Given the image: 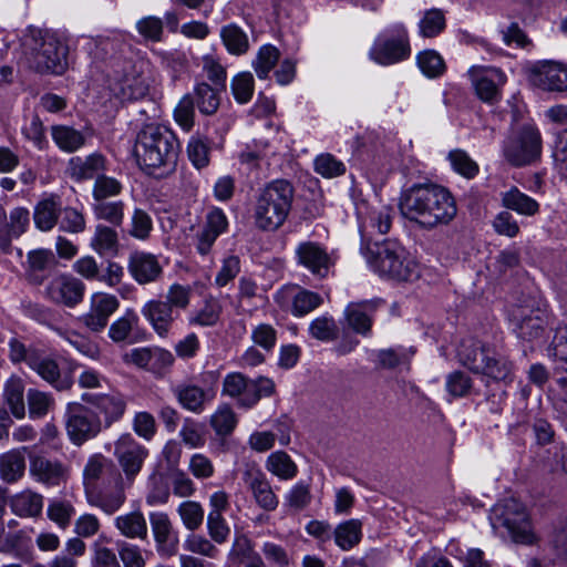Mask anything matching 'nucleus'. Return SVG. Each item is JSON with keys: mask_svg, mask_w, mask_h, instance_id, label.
Here are the masks:
<instances>
[{"mask_svg": "<svg viewBox=\"0 0 567 567\" xmlns=\"http://www.w3.org/2000/svg\"><path fill=\"white\" fill-rule=\"evenodd\" d=\"M105 171L106 159L99 153H93L86 157H72L68 164V172L71 178L75 181L96 179Z\"/></svg>", "mask_w": 567, "mask_h": 567, "instance_id": "nucleus-24", "label": "nucleus"}, {"mask_svg": "<svg viewBox=\"0 0 567 567\" xmlns=\"http://www.w3.org/2000/svg\"><path fill=\"white\" fill-rule=\"evenodd\" d=\"M114 456L120 467V477L133 485L148 456V450L126 433L115 441Z\"/></svg>", "mask_w": 567, "mask_h": 567, "instance_id": "nucleus-9", "label": "nucleus"}, {"mask_svg": "<svg viewBox=\"0 0 567 567\" xmlns=\"http://www.w3.org/2000/svg\"><path fill=\"white\" fill-rule=\"evenodd\" d=\"M183 525L190 532L197 530L204 523L205 512L200 503L184 501L177 507Z\"/></svg>", "mask_w": 567, "mask_h": 567, "instance_id": "nucleus-44", "label": "nucleus"}, {"mask_svg": "<svg viewBox=\"0 0 567 567\" xmlns=\"http://www.w3.org/2000/svg\"><path fill=\"white\" fill-rule=\"evenodd\" d=\"M282 293H285L287 298H291L292 315L297 317L308 315L310 311L318 308L322 302V298L318 293L309 290L287 288L282 290Z\"/></svg>", "mask_w": 567, "mask_h": 567, "instance_id": "nucleus-35", "label": "nucleus"}, {"mask_svg": "<svg viewBox=\"0 0 567 567\" xmlns=\"http://www.w3.org/2000/svg\"><path fill=\"white\" fill-rule=\"evenodd\" d=\"M117 551L124 567L146 566V559L137 545L121 542L117 544Z\"/></svg>", "mask_w": 567, "mask_h": 567, "instance_id": "nucleus-64", "label": "nucleus"}, {"mask_svg": "<svg viewBox=\"0 0 567 567\" xmlns=\"http://www.w3.org/2000/svg\"><path fill=\"white\" fill-rule=\"evenodd\" d=\"M529 81L544 91L563 92L567 90V65L544 60L534 63L528 70Z\"/></svg>", "mask_w": 567, "mask_h": 567, "instance_id": "nucleus-14", "label": "nucleus"}, {"mask_svg": "<svg viewBox=\"0 0 567 567\" xmlns=\"http://www.w3.org/2000/svg\"><path fill=\"white\" fill-rule=\"evenodd\" d=\"M61 203L56 197L40 200L33 212V221L41 231H50L59 221Z\"/></svg>", "mask_w": 567, "mask_h": 567, "instance_id": "nucleus-29", "label": "nucleus"}, {"mask_svg": "<svg viewBox=\"0 0 567 567\" xmlns=\"http://www.w3.org/2000/svg\"><path fill=\"white\" fill-rule=\"evenodd\" d=\"M148 93L147 80L142 75H125L121 84V94L124 100L138 101Z\"/></svg>", "mask_w": 567, "mask_h": 567, "instance_id": "nucleus-56", "label": "nucleus"}, {"mask_svg": "<svg viewBox=\"0 0 567 567\" xmlns=\"http://www.w3.org/2000/svg\"><path fill=\"white\" fill-rule=\"evenodd\" d=\"M112 465L103 454L95 453L87 458L83 468V484L85 493L95 488L107 465Z\"/></svg>", "mask_w": 567, "mask_h": 567, "instance_id": "nucleus-41", "label": "nucleus"}, {"mask_svg": "<svg viewBox=\"0 0 567 567\" xmlns=\"http://www.w3.org/2000/svg\"><path fill=\"white\" fill-rule=\"evenodd\" d=\"M492 350L488 346L480 340L470 338L464 339L458 348L457 355L460 362L468 368L472 372L477 373L482 369L484 360H487V354Z\"/></svg>", "mask_w": 567, "mask_h": 567, "instance_id": "nucleus-25", "label": "nucleus"}, {"mask_svg": "<svg viewBox=\"0 0 567 567\" xmlns=\"http://www.w3.org/2000/svg\"><path fill=\"white\" fill-rule=\"evenodd\" d=\"M293 199V187L285 179L268 183L255 206V224L262 230H276L286 221Z\"/></svg>", "mask_w": 567, "mask_h": 567, "instance_id": "nucleus-5", "label": "nucleus"}, {"mask_svg": "<svg viewBox=\"0 0 567 567\" xmlns=\"http://www.w3.org/2000/svg\"><path fill=\"white\" fill-rule=\"evenodd\" d=\"M210 425L219 436L229 435L237 425V416L228 404H221L210 416Z\"/></svg>", "mask_w": 567, "mask_h": 567, "instance_id": "nucleus-47", "label": "nucleus"}, {"mask_svg": "<svg viewBox=\"0 0 567 567\" xmlns=\"http://www.w3.org/2000/svg\"><path fill=\"white\" fill-rule=\"evenodd\" d=\"M131 486V484L123 482L116 468H112L100 489L95 487L85 494L90 505L100 508L107 515H112L125 503V492Z\"/></svg>", "mask_w": 567, "mask_h": 567, "instance_id": "nucleus-11", "label": "nucleus"}, {"mask_svg": "<svg viewBox=\"0 0 567 567\" xmlns=\"http://www.w3.org/2000/svg\"><path fill=\"white\" fill-rule=\"evenodd\" d=\"M411 55L409 33L401 22L385 28L369 50V58L377 64L388 66L405 61Z\"/></svg>", "mask_w": 567, "mask_h": 567, "instance_id": "nucleus-7", "label": "nucleus"}, {"mask_svg": "<svg viewBox=\"0 0 567 567\" xmlns=\"http://www.w3.org/2000/svg\"><path fill=\"white\" fill-rule=\"evenodd\" d=\"M231 91L238 103H247L254 93V78L250 72H241L231 80Z\"/></svg>", "mask_w": 567, "mask_h": 567, "instance_id": "nucleus-63", "label": "nucleus"}, {"mask_svg": "<svg viewBox=\"0 0 567 567\" xmlns=\"http://www.w3.org/2000/svg\"><path fill=\"white\" fill-rule=\"evenodd\" d=\"M29 367L59 391L69 390L73 384L69 375L61 374L55 360L43 354L41 351H38L35 355L29 358Z\"/></svg>", "mask_w": 567, "mask_h": 567, "instance_id": "nucleus-22", "label": "nucleus"}, {"mask_svg": "<svg viewBox=\"0 0 567 567\" xmlns=\"http://www.w3.org/2000/svg\"><path fill=\"white\" fill-rule=\"evenodd\" d=\"M51 136L55 145L65 153L76 152L86 141L83 132L68 125H53Z\"/></svg>", "mask_w": 567, "mask_h": 567, "instance_id": "nucleus-32", "label": "nucleus"}, {"mask_svg": "<svg viewBox=\"0 0 567 567\" xmlns=\"http://www.w3.org/2000/svg\"><path fill=\"white\" fill-rule=\"evenodd\" d=\"M189 161L196 168L206 167L209 163V146L206 140L198 135L190 137L187 145Z\"/></svg>", "mask_w": 567, "mask_h": 567, "instance_id": "nucleus-61", "label": "nucleus"}, {"mask_svg": "<svg viewBox=\"0 0 567 567\" xmlns=\"http://www.w3.org/2000/svg\"><path fill=\"white\" fill-rule=\"evenodd\" d=\"M361 251L373 272L394 281H412L420 275L417 262L396 240L368 243Z\"/></svg>", "mask_w": 567, "mask_h": 567, "instance_id": "nucleus-3", "label": "nucleus"}, {"mask_svg": "<svg viewBox=\"0 0 567 567\" xmlns=\"http://www.w3.org/2000/svg\"><path fill=\"white\" fill-rule=\"evenodd\" d=\"M118 299L106 292H95L91 297V319H106L118 308Z\"/></svg>", "mask_w": 567, "mask_h": 567, "instance_id": "nucleus-51", "label": "nucleus"}, {"mask_svg": "<svg viewBox=\"0 0 567 567\" xmlns=\"http://www.w3.org/2000/svg\"><path fill=\"white\" fill-rule=\"evenodd\" d=\"M502 204L505 208L516 212L523 216H534L539 212V204L536 199L520 192L513 186L502 193Z\"/></svg>", "mask_w": 567, "mask_h": 567, "instance_id": "nucleus-31", "label": "nucleus"}, {"mask_svg": "<svg viewBox=\"0 0 567 567\" xmlns=\"http://www.w3.org/2000/svg\"><path fill=\"white\" fill-rule=\"evenodd\" d=\"M445 28V18L441 10H427L419 22V32L424 38H433L440 34Z\"/></svg>", "mask_w": 567, "mask_h": 567, "instance_id": "nucleus-57", "label": "nucleus"}, {"mask_svg": "<svg viewBox=\"0 0 567 567\" xmlns=\"http://www.w3.org/2000/svg\"><path fill=\"white\" fill-rule=\"evenodd\" d=\"M468 76L480 100L489 104L501 100V89L507 81V76L501 69L474 65L470 68Z\"/></svg>", "mask_w": 567, "mask_h": 567, "instance_id": "nucleus-13", "label": "nucleus"}, {"mask_svg": "<svg viewBox=\"0 0 567 567\" xmlns=\"http://www.w3.org/2000/svg\"><path fill=\"white\" fill-rule=\"evenodd\" d=\"M489 520L493 529L516 544L532 545L536 542L529 514L516 498H505L494 505Z\"/></svg>", "mask_w": 567, "mask_h": 567, "instance_id": "nucleus-6", "label": "nucleus"}, {"mask_svg": "<svg viewBox=\"0 0 567 567\" xmlns=\"http://www.w3.org/2000/svg\"><path fill=\"white\" fill-rule=\"evenodd\" d=\"M68 44L52 30L29 28L23 35V59L40 74L62 75L68 69Z\"/></svg>", "mask_w": 567, "mask_h": 567, "instance_id": "nucleus-2", "label": "nucleus"}, {"mask_svg": "<svg viewBox=\"0 0 567 567\" xmlns=\"http://www.w3.org/2000/svg\"><path fill=\"white\" fill-rule=\"evenodd\" d=\"M280 58L279 50L271 45H262L252 62L254 70L259 79H267Z\"/></svg>", "mask_w": 567, "mask_h": 567, "instance_id": "nucleus-46", "label": "nucleus"}, {"mask_svg": "<svg viewBox=\"0 0 567 567\" xmlns=\"http://www.w3.org/2000/svg\"><path fill=\"white\" fill-rule=\"evenodd\" d=\"M220 39L226 50L233 55L245 54L249 49L247 33L235 23H229L220 29Z\"/></svg>", "mask_w": 567, "mask_h": 567, "instance_id": "nucleus-37", "label": "nucleus"}, {"mask_svg": "<svg viewBox=\"0 0 567 567\" xmlns=\"http://www.w3.org/2000/svg\"><path fill=\"white\" fill-rule=\"evenodd\" d=\"M399 208L405 218L424 228L447 225L457 213L452 194L445 187L435 184L410 187L402 193Z\"/></svg>", "mask_w": 567, "mask_h": 567, "instance_id": "nucleus-1", "label": "nucleus"}, {"mask_svg": "<svg viewBox=\"0 0 567 567\" xmlns=\"http://www.w3.org/2000/svg\"><path fill=\"white\" fill-rule=\"evenodd\" d=\"M29 415L31 419L45 416L54 406V399L50 393L30 389L27 393Z\"/></svg>", "mask_w": 567, "mask_h": 567, "instance_id": "nucleus-48", "label": "nucleus"}, {"mask_svg": "<svg viewBox=\"0 0 567 567\" xmlns=\"http://www.w3.org/2000/svg\"><path fill=\"white\" fill-rule=\"evenodd\" d=\"M276 392L275 382L267 377L250 380V391L238 401L240 406L252 408L261 398L271 396Z\"/></svg>", "mask_w": 567, "mask_h": 567, "instance_id": "nucleus-40", "label": "nucleus"}, {"mask_svg": "<svg viewBox=\"0 0 567 567\" xmlns=\"http://www.w3.org/2000/svg\"><path fill=\"white\" fill-rule=\"evenodd\" d=\"M91 247L100 255H115L118 248L116 230L105 225H97L91 240Z\"/></svg>", "mask_w": 567, "mask_h": 567, "instance_id": "nucleus-39", "label": "nucleus"}, {"mask_svg": "<svg viewBox=\"0 0 567 567\" xmlns=\"http://www.w3.org/2000/svg\"><path fill=\"white\" fill-rule=\"evenodd\" d=\"M449 159L453 169L466 178H473L478 173V165L466 152L462 150L451 151Z\"/></svg>", "mask_w": 567, "mask_h": 567, "instance_id": "nucleus-62", "label": "nucleus"}, {"mask_svg": "<svg viewBox=\"0 0 567 567\" xmlns=\"http://www.w3.org/2000/svg\"><path fill=\"white\" fill-rule=\"evenodd\" d=\"M184 549L195 555L204 556L210 559L217 558L219 549L212 538L192 532L184 540Z\"/></svg>", "mask_w": 567, "mask_h": 567, "instance_id": "nucleus-45", "label": "nucleus"}, {"mask_svg": "<svg viewBox=\"0 0 567 567\" xmlns=\"http://www.w3.org/2000/svg\"><path fill=\"white\" fill-rule=\"evenodd\" d=\"M31 476L48 486H58L68 477V467L58 460H50L41 455L30 457Z\"/></svg>", "mask_w": 567, "mask_h": 567, "instance_id": "nucleus-20", "label": "nucleus"}, {"mask_svg": "<svg viewBox=\"0 0 567 567\" xmlns=\"http://www.w3.org/2000/svg\"><path fill=\"white\" fill-rule=\"evenodd\" d=\"M332 537L340 549H352L362 538L361 520L352 518L340 523L333 528Z\"/></svg>", "mask_w": 567, "mask_h": 567, "instance_id": "nucleus-34", "label": "nucleus"}, {"mask_svg": "<svg viewBox=\"0 0 567 567\" xmlns=\"http://www.w3.org/2000/svg\"><path fill=\"white\" fill-rule=\"evenodd\" d=\"M123 190V185L114 177L101 174L94 181L92 187V197L94 200L110 199L120 195Z\"/></svg>", "mask_w": 567, "mask_h": 567, "instance_id": "nucleus-54", "label": "nucleus"}, {"mask_svg": "<svg viewBox=\"0 0 567 567\" xmlns=\"http://www.w3.org/2000/svg\"><path fill=\"white\" fill-rule=\"evenodd\" d=\"M69 440L76 446L96 437L102 431L99 414L81 403H69L64 415Z\"/></svg>", "mask_w": 567, "mask_h": 567, "instance_id": "nucleus-8", "label": "nucleus"}, {"mask_svg": "<svg viewBox=\"0 0 567 567\" xmlns=\"http://www.w3.org/2000/svg\"><path fill=\"white\" fill-rule=\"evenodd\" d=\"M47 514L50 520L65 529L75 514V508L68 501H52L48 506Z\"/></svg>", "mask_w": 567, "mask_h": 567, "instance_id": "nucleus-59", "label": "nucleus"}, {"mask_svg": "<svg viewBox=\"0 0 567 567\" xmlns=\"http://www.w3.org/2000/svg\"><path fill=\"white\" fill-rule=\"evenodd\" d=\"M22 450H11L0 455V477L3 482L12 484L18 482L25 471V458Z\"/></svg>", "mask_w": 567, "mask_h": 567, "instance_id": "nucleus-28", "label": "nucleus"}, {"mask_svg": "<svg viewBox=\"0 0 567 567\" xmlns=\"http://www.w3.org/2000/svg\"><path fill=\"white\" fill-rule=\"evenodd\" d=\"M540 148L542 137L538 128L527 125L505 142L503 153L512 165L524 166L539 155Z\"/></svg>", "mask_w": 567, "mask_h": 567, "instance_id": "nucleus-12", "label": "nucleus"}, {"mask_svg": "<svg viewBox=\"0 0 567 567\" xmlns=\"http://www.w3.org/2000/svg\"><path fill=\"white\" fill-rule=\"evenodd\" d=\"M134 152L138 162L148 169V174H154V169L174 168L178 143L169 128L147 124L137 133Z\"/></svg>", "mask_w": 567, "mask_h": 567, "instance_id": "nucleus-4", "label": "nucleus"}, {"mask_svg": "<svg viewBox=\"0 0 567 567\" xmlns=\"http://www.w3.org/2000/svg\"><path fill=\"white\" fill-rule=\"evenodd\" d=\"M393 215V208L381 203L361 202L357 205L361 248H364L368 243H372L374 235H384L390 230Z\"/></svg>", "mask_w": 567, "mask_h": 567, "instance_id": "nucleus-10", "label": "nucleus"}, {"mask_svg": "<svg viewBox=\"0 0 567 567\" xmlns=\"http://www.w3.org/2000/svg\"><path fill=\"white\" fill-rule=\"evenodd\" d=\"M125 204L122 200H94L92 210L94 217L113 226H121L124 220Z\"/></svg>", "mask_w": 567, "mask_h": 567, "instance_id": "nucleus-38", "label": "nucleus"}, {"mask_svg": "<svg viewBox=\"0 0 567 567\" xmlns=\"http://www.w3.org/2000/svg\"><path fill=\"white\" fill-rule=\"evenodd\" d=\"M10 508L20 517H38L43 509V496L31 489H24L11 497Z\"/></svg>", "mask_w": 567, "mask_h": 567, "instance_id": "nucleus-27", "label": "nucleus"}, {"mask_svg": "<svg viewBox=\"0 0 567 567\" xmlns=\"http://www.w3.org/2000/svg\"><path fill=\"white\" fill-rule=\"evenodd\" d=\"M59 228L69 234H80L85 229L84 215L74 207L60 208Z\"/></svg>", "mask_w": 567, "mask_h": 567, "instance_id": "nucleus-55", "label": "nucleus"}, {"mask_svg": "<svg viewBox=\"0 0 567 567\" xmlns=\"http://www.w3.org/2000/svg\"><path fill=\"white\" fill-rule=\"evenodd\" d=\"M416 62L422 73L429 78L441 75L445 69L442 56L433 50L420 52L416 55Z\"/></svg>", "mask_w": 567, "mask_h": 567, "instance_id": "nucleus-58", "label": "nucleus"}, {"mask_svg": "<svg viewBox=\"0 0 567 567\" xmlns=\"http://www.w3.org/2000/svg\"><path fill=\"white\" fill-rule=\"evenodd\" d=\"M297 262L312 275L324 278L332 266V260L327 250L318 243L302 241L295 250Z\"/></svg>", "mask_w": 567, "mask_h": 567, "instance_id": "nucleus-16", "label": "nucleus"}, {"mask_svg": "<svg viewBox=\"0 0 567 567\" xmlns=\"http://www.w3.org/2000/svg\"><path fill=\"white\" fill-rule=\"evenodd\" d=\"M128 271L138 284L145 285L156 281L163 270L156 256L137 251L132 254L128 259Z\"/></svg>", "mask_w": 567, "mask_h": 567, "instance_id": "nucleus-23", "label": "nucleus"}, {"mask_svg": "<svg viewBox=\"0 0 567 567\" xmlns=\"http://www.w3.org/2000/svg\"><path fill=\"white\" fill-rule=\"evenodd\" d=\"M23 393L24 383L21 378L13 375L6 382L3 398L11 413L17 419H22L25 415Z\"/></svg>", "mask_w": 567, "mask_h": 567, "instance_id": "nucleus-36", "label": "nucleus"}, {"mask_svg": "<svg viewBox=\"0 0 567 567\" xmlns=\"http://www.w3.org/2000/svg\"><path fill=\"white\" fill-rule=\"evenodd\" d=\"M114 524L121 535L126 538L144 539L147 536L146 519L140 511L117 516Z\"/></svg>", "mask_w": 567, "mask_h": 567, "instance_id": "nucleus-33", "label": "nucleus"}, {"mask_svg": "<svg viewBox=\"0 0 567 567\" xmlns=\"http://www.w3.org/2000/svg\"><path fill=\"white\" fill-rule=\"evenodd\" d=\"M55 265L54 254L50 249L38 248L27 254L23 264L27 281L34 286H41L50 275Z\"/></svg>", "mask_w": 567, "mask_h": 567, "instance_id": "nucleus-19", "label": "nucleus"}, {"mask_svg": "<svg viewBox=\"0 0 567 567\" xmlns=\"http://www.w3.org/2000/svg\"><path fill=\"white\" fill-rule=\"evenodd\" d=\"M156 551L162 558L174 557L178 551V539L173 534V525L167 514L152 513L150 515Z\"/></svg>", "mask_w": 567, "mask_h": 567, "instance_id": "nucleus-17", "label": "nucleus"}, {"mask_svg": "<svg viewBox=\"0 0 567 567\" xmlns=\"http://www.w3.org/2000/svg\"><path fill=\"white\" fill-rule=\"evenodd\" d=\"M109 336L114 342L135 343L144 338V332L132 321H113L109 328Z\"/></svg>", "mask_w": 567, "mask_h": 567, "instance_id": "nucleus-53", "label": "nucleus"}, {"mask_svg": "<svg viewBox=\"0 0 567 567\" xmlns=\"http://www.w3.org/2000/svg\"><path fill=\"white\" fill-rule=\"evenodd\" d=\"M556 369L567 372V323H560L555 328V334L549 347Z\"/></svg>", "mask_w": 567, "mask_h": 567, "instance_id": "nucleus-43", "label": "nucleus"}, {"mask_svg": "<svg viewBox=\"0 0 567 567\" xmlns=\"http://www.w3.org/2000/svg\"><path fill=\"white\" fill-rule=\"evenodd\" d=\"M84 291V284L68 274L55 276L45 287V295L50 300L68 307L79 303L83 299Z\"/></svg>", "mask_w": 567, "mask_h": 567, "instance_id": "nucleus-15", "label": "nucleus"}, {"mask_svg": "<svg viewBox=\"0 0 567 567\" xmlns=\"http://www.w3.org/2000/svg\"><path fill=\"white\" fill-rule=\"evenodd\" d=\"M153 230L151 215L142 208H135L131 217L128 234L140 240H146Z\"/></svg>", "mask_w": 567, "mask_h": 567, "instance_id": "nucleus-60", "label": "nucleus"}, {"mask_svg": "<svg viewBox=\"0 0 567 567\" xmlns=\"http://www.w3.org/2000/svg\"><path fill=\"white\" fill-rule=\"evenodd\" d=\"M177 402L187 411L202 413L208 401L207 392L199 385L183 382L172 389Z\"/></svg>", "mask_w": 567, "mask_h": 567, "instance_id": "nucleus-26", "label": "nucleus"}, {"mask_svg": "<svg viewBox=\"0 0 567 567\" xmlns=\"http://www.w3.org/2000/svg\"><path fill=\"white\" fill-rule=\"evenodd\" d=\"M267 470L281 480H290L297 474V465L290 456L282 451L271 453L266 462Z\"/></svg>", "mask_w": 567, "mask_h": 567, "instance_id": "nucleus-42", "label": "nucleus"}, {"mask_svg": "<svg viewBox=\"0 0 567 567\" xmlns=\"http://www.w3.org/2000/svg\"><path fill=\"white\" fill-rule=\"evenodd\" d=\"M385 307L382 299L350 302L344 309V319H371L378 315L379 309Z\"/></svg>", "mask_w": 567, "mask_h": 567, "instance_id": "nucleus-50", "label": "nucleus"}, {"mask_svg": "<svg viewBox=\"0 0 567 567\" xmlns=\"http://www.w3.org/2000/svg\"><path fill=\"white\" fill-rule=\"evenodd\" d=\"M385 307L382 299L350 302L344 309V319H371L378 315L379 309Z\"/></svg>", "mask_w": 567, "mask_h": 567, "instance_id": "nucleus-49", "label": "nucleus"}, {"mask_svg": "<svg viewBox=\"0 0 567 567\" xmlns=\"http://www.w3.org/2000/svg\"><path fill=\"white\" fill-rule=\"evenodd\" d=\"M83 400L103 415L105 427L118 421L126 410V402L120 393L84 394Z\"/></svg>", "mask_w": 567, "mask_h": 567, "instance_id": "nucleus-21", "label": "nucleus"}, {"mask_svg": "<svg viewBox=\"0 0 567 567\" xmlns=\"http://www.w3.org/2000/svg\"><path fill=\"white\" fill-rule=\"evenodd\" d=\"M483 368L477 371L497 382H512L513 381V364L504 355L495 353L492 349L487 354V360H484Z\"/></svg>", "mask_w": 567, "mask_h": 567, "instance_id": "nucleus-30", "label": "nucleus"}, {"mask_svg": "<svg viewBox=\"0 0 567 567\" xmlns=\"http://www.w3.org/2000/svg\"><path fill=\"white\" fill-rule=\"evenodd\" d=\"M243 480L259 507L267 512H272L278 507V497L262 472L248 467L243 473Z\"/></svg>", "mask_w": 567, "mask_h": 567, "instance_id": "nucleus-18", "label": "nucleus"}, {"mask_svg": "<svg viewBox=\"0 0 567 567\" xmlns=\"http://www.w3.org/2000/svg\"><path fill=\"white\" fill-rule=\"evenodd\" d=\"M194 94L198 110L206 115L214 114L219 106V96L217 90L207 83H198L194 89Z\"/></svg>", "mask_w": 567, "mask_h": 567, "instance_id": "nucleus-52", "label": "nucleus"}]
</instances>
